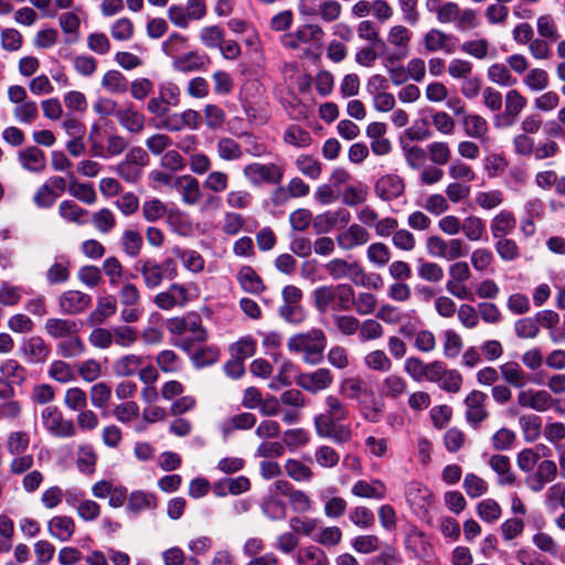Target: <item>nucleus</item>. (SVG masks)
Masks as SVG:
<instances>
[{
    "label": "nucleus",
    "mask_w": 565,
    "mask_h": 565,
    "mask_svg": "<svg viewBox=\"0 0 565 565\" xmlns=\"http://www.w3.org/2000/svg\"><path fill=\"white\" fill-rule=\"evenodd\" d=\"M335 309L348 311L355 302V291L349 284L334 285Z\"/></svg>",
    "instance_id": "nucleus-63"
},
{
    "label": "nucleus",
    "mask_w": 565,
    "mask_h": 565,
    "mask_svg": "<svg viewBox=\"0 0 565 565\" xmlns=\"http://www.w3.org/2000/svg\"><path fill=\"white\" fill-rule=\"evenodd\" d=\"M68 193L85 204H93L97 200L93 184L78 183L73 174L70 177Z\"/></svg>",
    "instance_id": "nucleus-46"
},
{
    "label": "nucleus",
    "mask_w": 565,
    "mask_h": 565,
    "mask_svg": "<svg viewBox=\"0 0 565 565\" xmlns=\"http://www.w3.org/2000/svg\"><path fill=\"white\" fill-rule=\"evenodd\" d=\"M149 162V156L140 147L131 148L115 168L116 173L126 182L135 184L141 175L142 169Z\"/></svg>",
    "instance_id": "nucleus-4"
},
{
    "label": "nucleus",
    "mask_w": 565,
    "mask_h": 565,
    "mask_svg": "<svg viewBox=\"0 0 565 565\" xmlns=\"http://www.w3.org/2000/svg\"><path fill=\"white\" fill-rule=\"evenodd\" d=\"M58 215L66 222L84 225L87 223L88 211L81 207L74 201L65 200L58 205Z\"/></svg>",
    "instance_id": "nucleus-37"
},
{
    "label": "nucleus",
    "mask_w": 565,
    "mask_h": 565,
    "mask_svg": "<svg viewBox=\"0 0 565 565\" xmlns=\"http://www.w3.org/2000/svg\"><path fill=\"white\" fill-rule=\"evenodd\" d=\"M173 67L182 73L201 71L205 67V60L198 52H188L177 56L173 61Z\"/></svg>",
    "instance_id": "nucleus-42"
},
{
    "label": "nucleus",
    "mask_w": 565,
    "mask_h": 565,
    "mask_svg": "<svg viewBox=\"0 0 565 565\" xmlns=\"http://www.w3.org/2000/svg\"><path fill=\"white\" fill-rule=\"evenodd\" d=\"M315 430L319 437L332 439L340 445L349 443L353 435L351 426L341 423H330L326 426L316 427Z\"/></svg>",
    "instance_id": "nucleus-29"
},
{
    "label": "nucleus",
    "mask_w": 565,
    "mask_h": 565,
    "mask_svg": "<svg viewBox=\"0 0 565 565\" xmlns=\"http://www.w3.org/2000/svg\"><path fill=\"white\" fill-rule=\"evenodd\" d=\"M98 132L96 127H93L89 132L90 152L99 158H111L121 154L128 147V142L125 137L118 134H108L106 137V145L100 143L95 134Z\"/></svg>",
    "instance_id": "nucleus-8"
},
{
    "label": "nucleus",
    "mask_w": 565,
    "mask_h": 565,
    "mask_svg": "<svg viewBox=\"0 0 565 565\" xmlns=\"http://www.w3.org/2000/svg\"><path fill=\"white\" fill-rule=\"evenodd\" d=\"M313 305L318 312L326 313L330 308L335 309L334 285H324L312 292Z\"/></svg>",
    "instance_id": "nucleus-38"
},
{
    "label": "nucleus",
    "mask_w": 565,
    "mask_h": 565,
    "mask_svg": "<svg viewBox=\"0 0 565 565\" xmlns=\"http://www.w3.org/2000/svg\"><path fill=\"white\" fill-rule=\"evenodd\" d=\"M157 505L158 500L154 493L135 490L128 497L127 511L137 514L146 510H154Z\"/></svg>",
    "instance_id": "nucleus-30"
},
{
    "label": "nucleus",
    "mask_w": 565,
    "mask_h": 565,
    "mask_svg": "<svg viewBox=\"0 0 565 565\" xmlns=\"http://www.w3.org/2000/svg\"><path fill=\"white\" fill-rule=\"evenodd\" d=\"M500 370L504 381L509 384L515 387H523L526 384V375L518 363H504Z\"/></svg>",
    "instance_id": "nucleus-64"
},
{
    "label": "nucleus",
    "mask_w": 565,
    "mask_h": 565,
    "mask_svg": "<svg viewBox=\"0 0 565 565\" xmlns=\"http://www.w3.org/2000/svg\"><path fill=\"white\" fill-rule=\"evenodd\" d=\"M44 428L54 437L71 438L76 435V426L71 419L64 418L56 406H46L41 412Z\"/></svg>",
    "instance_id": "nucleus-7"
},
{
    "label": "nucleus",
    "mask_w": 565,
    "mask_h": 565,
    "mask_svg": "<svg viewBox=\"0 0 565 565\" xmlns=\"http://www.w3.org/2000/svg\"><path fill=\"white\" fill-rule=\"evenodd\" d=\"M382 391L384 396L396 399L406 393V380L398 374H391L383 380Z\"/></svg>",
    "instance_id": "nucleus-49"
},
{
    "label": "nucleus",
    "mask_w": 565,
    "mask_h": 565,
    "mask_svg": "<svg viewBox=\"0 0 565 565\" xmlns=\"http://www.w3.org/2000/svg\"><path fill=\"white\" fill-rule=\"evenodd\" d=\"M489 466L498 475V482L500 484H512L514 482V475L511 471L510 459L503 455H493L489 459Z\"/></svg>",
    "instance_id": "nucleus-40"
},
{
    "label": "nucleus",
    "mask_w": 565,
    "mask_h": 565,
    "mask_svg": "<svg viewBox=\"0 0 565 565\" xmlns=\"http://www.w3.org/2000/svg\"><path fill=\"white\" fill-rule=\"evenodd\" d=\"M19 161L23 169L30 172H42L46 160L44 152L38 147H29L19 153Z\"/></svg>",
    "instance_id": "nucleus-32"
},
{
    "label": "nucleus",
    "mask_w": 565,
    "mask_h": 565,
    "mask_svg": "<svg viewBox=\"0 0 565 565\" xmlns=\"http://www.w3.org/2000/svg\"><path fill=\"white\" fill-rule=\"evenodd\" d=\"M456 38L439 29H430L424 35V45L428 52L444 51L452 53L455 49Z\"/></svg>",
    "instance_id": "nucleus-23"
},
{
    "label": "nucleus",
    "mask_w": 565,
    "mask_h": 565,
    "mask_svg": "<svg viewBox=\"0 0 565 565\" xmlns=\"http://www.w3.org/2000/svg\"><path fill=\"white\" fill-rule=\"evenodd\" d=\"M100 85L110 94H124L127 92L129 83L122 73L109 70L103 75Z\"/></svg>",
    "instance_id": "nucleus-39"
},
{
    "label": "nucleus",
    "mask_w": 565,
    "mask_h": 565,
    "mask_svg": "<svg viewBox=\"0 0 565 565\" xmlns=\"http://www.w3.org/2000/svg\"><path fill=\"white\" fill-rule=\"evenodd\" d=\"M191 300L190 286L173 282L167 290L157 294L154 305L161 310H171L174 307H185Z\"/></svg>",
    "instance_id": "nucleus-10"
},
{
    "label": "nucleus",
    "mask_w": 565,
    "mask_h": 565,
    "mask_svg": "<svg viewBox=\"0 0 565 565\" xmlns=\"http://www.w3.org/2000/svg\"><path fill=\"white\" fill-rule=\"evenodd\" d=\"M324 32L318 24L300 25L295 32L281 36V44L290 50L298 49L301 44H321Z\"/></svg>",
    "instance_id": "nucleus-9"
},
{
    "label": "nucleus",
    "mask_w": 565,
    "mask_h": 565,
    "mask_svg": "<svg viewBox=\"0 0 565 565\" xmlns=\"http://www.w3.org/2000/svg\"><path fill=\"white\" fill-rule=\"evenodd\" d=\"M364 364L372 371L390 372L393 363L383 350H374L364 356Z\"/></svg>",
    "instance_id": "nucleus-57"
},
{
    "label": "nucleus",
    "mask_w": 565,
    "mask_h": 565,
    "mask_svg": "<svg viewBox=\"0 0 565 565\" xmlns=\"http://www.w3.org/2000/svg\"><path fill=\"white\" fill-rule=\"evenodd\" d=\"M116 119L125 130L134 135L142 132L146 126V116L132 103L121 105Z\"/></svg>",
    "instance_id": "nucleus-18"
},
{
    "label": "nucleus",
    "mask_w": 565,
    "mask_h": 565,
    "mask_svg": "<svg viewBox=\"0 0 565 565\" xmlns=\"http://www.w3.org/2000/svg\"><path fill=\"white\" fill-rule=\"evenodd\" d=\"M384 334L383 326L376 319H365L360 321L358 331L360 342H367L381 339Z\"/></svg>",
    "instance_id": "nucleus-62"
},
{
    "label": "nucleus",
    "mask_w": 565,
    "mask_h": 565,
    "mask_svg": "<svg viewBox=\"0 0 565 565\" xmlns=\"http://www.w3.org/2000/svg\"><path fill=\"white\" fill-rule=\"evenodd\" d=\"M217 157L223 161H238L244 156L242 146L231 137H221L216 142Z\"/></svg>",
    "instance_id": "nucleus-35"
},
{
    "label": "nucleus",
    "mask_w": 565,
    "mask_h": 565,
    "mask_svg": "<svg viewBox=\"0 0 565 565\" xmlns=\"http://www.w3.org/2000/svg\"><path fill=\"white\" fill-rule=\"evenodd\" d=\"M237 278H238V281H239L242 288L246 292L259 294L264 290V284L262 281L260 277L249 266H244L239 270Z\"/></svg>",
    "instance_id": "nucleus-47"
},
{
    "label": "nucleus",
    "mask_w": 565,
    "mask_h": 565,
    "mask_svg": "<svg viewBox=\"0 0 565 565\" xmlns=\"http://www.w3.org/2000/svg\"><path fill=\"white\" fill-rule=\"evenodd\" d=\"M391 250L384 243L376 242L369 245L366 249V258L377 268H382L388 264L391 259Z\"/></svg>",
    "instance_id": "nucleus-54"
},
{
    "label": "nucleus",
    "mask_w": 565,
    "mask_h": 565,
    "mask_svg": "<svg viewBox=\"0 0 565 565\" xmlns=\"http://www.w3.org/2000/svg\"><path fill=\"white\" fill-rule=\"evenodd\" d=\"M202 122V117L194 109H186L182 113H173L166 117L162 127L168 131H180L184 128L196 130Z\"/></svg>",
    "instance_id": "nucleus-19"
},
{
    "label": "nucleus",
    "mask_w": 565,
    "mask_h": 565,
    "mask_svg": "<svg viewBox=\"0 0 565 565\" xmlns=\"http://www.w3.org/2000/svg\"><path fill=\"white\" fill-rule=\"evenodd\" d=\"M47 375L58 383H68L75 380V371L63 360H54L47 370Z\"/></svg>",
    "instance_id": "nucleus-55"
},
{
    "label": "nucleus",
    "mask_w": 565,
    "mask_h": 565,
    "mask_svg": "<svg viewBox=\"0 0 565 565\" xmlns=\"http://www.w3.org/2000/svg\"><path fill=\"white\" fill-rule=\"evenodd\" d=\"M135 269L140 274L148 289L158 288L164 279L173 280L178 277L177 262L170 257L161 263L154 258L140 259L135 264Z\"/></svg>",
    "instance_id": "nucleus-2"
},
{
    "label": "nucleus",
    "mask_w": 565,
    "mask_h": 565,
    "mask_svg": "<svg viewBox=\"0 0 565 565\" xmlns=\"http://www.w3.org/2000/svg\"><path fill=\"white\" fill-rule=\"evenodd\" d=\"M405 184L401 177L396 174H385L376 183L374 191L383 201H392L404 193Z\"/></svg>",
    "instance_id": "nucleus-22"
},
{
    "label": "nucleus",
    "mask_w": 565,
    "mask_h": 565,
    "mask_svg": "<svg viewBox=\"0 0 565 565\" xmlns=\"http://www.w3.org/2000/svg\"><path fill=\"white\" fill-rule=\"evenodd\" d=\"M60 311L68 316L83 313L92 303V297L79 290H67L57 299Z\"/></svg>",
    "instance_id": "nucleus-16"
},
{
    "label": "nucleus",
    "mask_w": 565,
    "mask_h": 565,
    "mask_svg": "<svg viewBox=\"0 0 565 565\" xmlns=\"http://www.w3.org/2000/svg\"><path fill=\"white\" fill-rule=\"evenodd\" d=\"M371 239V234L361 224L353 223L344 231L338 233L335 242L338 246L345 252L363 246Z\"/></svg>",
    "instance_id": "nucleus-17"
},
{
    "label": "nucleus",
    "mask_w": 565,
    "mask_h": 565,
    "mask_svg": "<svg viewBox=\"0 0 565 565\" xmlns=\"http://www.w3.org/2000/svg\"><path fill=\"white\" fill-rule=\"evenodd\" d=\"M515 218L512 213L501 211L491 221V232L494 237H504L515 227Z\"/></svg>",
    "instance_id": "nucleus-51"
},
{
    "label": "nucleus",
    "mask_w": 565,
    "mask_h": 565,
    "mask_svg": "<svg viewBox=\"0 0 565 565\" xmlns=\"http://www.w3.org/2000/svg\"><path fill=\"white\" fill-rule=\"evenodd\" d=\"M256 417L252 413H239L226 418L221 426L223 435L226 437L234 430H247L255 426Z\"/></svg>",
    "instance_id": "nucleus-36"
},
{
    "label": "nucleus",
    "mask_w": 565,
    "mask_h": 565,
    "mask_svg": "<svg viewBox=\"0 0 565 565\" xmlns=\"http://www.w3.org/2000/svg\"><path fill=\"white\" fill-rule=\"evenodd\" d=\"M333 375L327 367H320L312 372H306L298 375L296 383L302 390L317 394L329 388L333 383Z\"/></svg>",
    "instance_id": "nucleus-12"
},
{
    "label": "nucleus",
    "mask_w": 565,
    "mask_h": 565,
    "mask_svg": "<svg viewBox=\"0 0 565 565\" xmlns=\"http://www.w3.org/2000/svg\"><path fill=\"white\" fill-rule=\"evenodd\" d=\"M56 351L65 359H73L83 355L86 351V345L78 333H73L57 342Z\"/></svg>",
    "instance_id": "nucleus-34"
},
{
    "label": "nucleus",
    "mask_w": 565,
    "mask_h": 565,
    "mask_svg": "<svg viewBox=\"0 0 565 565\" xmlns=\"http://www.w3.org/2000/svg\"><path fill=\"white\" fill-rule=\"evenodd\" d=\"M342 536L343 533L341 529L333 525L317 529L312 535V540L327 548H332L341 543Z\"/></svg>",
    "instance_id": "nucleus-43"
},
{
    "label": "nucleus",
    "mask_w": 565,
    "mask_h": 565,
    "mask_svg": "<svg viewBox=\"0 0 565 565\" xmlns=\"http://www.w3.org/2000/svg\"><path fill=\"white\" fill-rule=\"evenodd\" d=\"M372 393L367 383L360 376H345L340 381L339 394L350 401L360 402L361 397Z\"/></svg>",
    "instance_id": "nucleus-24"
},
{
    "label": "nucleus",
    "mask_w": 565,
    "mask_h": 565,
    "mask_svg": "<svg viewBox=\"0 0 565 565\" xmlns=\"http://www.w3.org/2000/svg\"><path fill=\"white\" fill-rule=\"evenodd\" d=\"M351 492L358 498L382 500L386 495V486L379 479L370 482L359 480L353 484Z\"/></svg>",
    "instance_id": "nucleus-27"
},
{
    "label": "nucleus",
    "mask_w": 565,
    "mask_h": 565,
    "mask_svg": "<svg viewBox=\"0 0 565 565\" xmlns=\"http://www.w3.org/2000/svg\"><path fill=\"white\" fill-rule=\"evenodd\" d=\"M412 33L404 25H394L390 29L387 34L388 42L401 50L402 57L407 54L408 45L411 41Z\"/></svg>",
    "instance_id": "nucleus-59"
},
{
    "label": "nucleus",
    "mask_w": 565,
    "mask_h": 565,
    "mask_svg": "<svg viewBox=\"0 0 565 565\" xmlns=\"http://www.w3.org/2000/svg\"><path fill=\"white\" fill-rule=\"evenodd\" d=\"M324 412L316 415L313 418L315 428L330 423H341L349 418L350 411L348 405L333 394L324 397Z\"/></svg>",
    "instance_id": "nucleus-11"
},
{
    "label": "nucleus",
    "mask_w": 565,
    "mask_h": 565,
    "mask_svg": "<svg viewBox=\"0 0 565 565\" xmlns=\"http://www.w3.org/2000/svg\"><path fill=\"white\" fill-rule=\"evenodd\" d=\"M487 76L490 82L500 86H513L516 83L505 64L494 63L488 67Z\"/></svg>",
    "instance_id": "nucleus-56"
},
{
    "label": "nucleus",
    "mask_w": 565,
    "mask_h": 565,
    "mask_svg": "<svg viewBox=\"0 0 565 565\" xmlns=\"http://www.w3.org/2000/svg\"><path fill=\"white\" fill-rule=\"evenodd\" d=\"M326 270L333 280L350 279L355 286H370V276L358 262L333 258L326 264Z\"/></svg>",
    "instance_id": "nucleus-3"
},
{
    "label": "nucleus",
    "mask_w": 565,
    "mask_h": 565,
    "mask_svg": "<svg viewBox=\"0 0 565 565\" xmlns=\"http://www.w3.org/2000/svg\"><path fill=\"white\" fill-rule=\"evenodd\" d=\"M426 248L430 256L446 260L465 257L469 252V247L462 239H444L437 235L427 238Z\"/></svg>",
    "instance_id": "nucleus-5"
},
{
    "label": "nucleus",
    "mask_w": 565,
    "mask_h": 565,
    "mask_svg": "<svg viewBox=\"0 0 565 565\" xmlns=\"http://www.w3.org/2000/svg\"><path fill=\"white\" fill-rule=\"evenodd\" d=\"M30 445V436L24 430H14L7 437V450L10 455L24 454Z\"/></svg>",
    "instance_id": "nucleus-61"
},
{
    "label": "nucleus",
    "mask_w": 565,
    "mask_h": 565,
    "mask_svg": "<svg viewBox=\"0 0 565 565\" xmlns=\"http://www.w3.org/2000/svg\"><path fill=\"white\" fill-rule=\"evenodd\" d=\"M461 124L465 134L475 139L483 140L489 131L488 121L478 114L463 115Z\"/></svg>",
    "instance_id": "nucleus-31"
},
{
    "label": "nucleus",
    "mask_w": 565,
    "mask_h": 565,
    "mask_svg": "<svg viewBox=\"0 0 565 565\" xmlns=\"http://www.w3.org/2000/svg\"><path fill=\"white\" fill-rule=\"evenodd\" d=\"M167 211V205L158 198L148 199L141 205L142 217L148 223L160 221Z\"/></svg>",
    "instance_id": "nucleus-48"
},
{
    "label": "nucleus",
    "mask_w": 565,
    "mask_h": 565,
    "mask_svg": "<svg viewBox=\"0 0 565 565\" xmlns=\"http://www.w3.org/2000/svg\"><path fill=\"white\" fill-rule=\"evenodd\" d=\"M0 372L15 385L23 384L28 379V370L14 359L4 360L0 365Z\"/></svg>",
    "instance_id": "nucleus-41"
},
{
    "label": "nucleus",
    "mask_w": 565,
    "mask_h": 565,
    "mask_svg": "<svg viewBox=\"0 0 565 565\" xmlns=\"http://www.w3.org/2000/svg\"><path fill=\"white\" fill-rule=\"evenodd\" d=\"M350 221V212L345 209H338L318 214L313 218V228L317 234H327L338 225H348Z\"/></svg>",
    "instance_id": "nucleus-20"
},
{
    "label": "nucleus",
    "mask_w": 565,
    "mask_h": 565,
    "mask_svg": "<svg viewBox=\"0 0 565 565\" xmlns=\"http://www.w3.org/2000/svg\"><path fill=\"white\" fill-rule=\"evenodd\" d=\"M285 174L282 166L276 163L252 162L243 168L244 178L254 186L262 183L279 184Z\"/></svg>",
    "instance_id": "nucleus-6"
},
{
    "label": "nucleus",
    "mask_w": 565,
    "mask_h": 565,
    "mask_svg": "<svg viewBox=\"0 0 565 565\" xmlns=\"http://www.w3.org/2000/svg\"><path fill=\"white\" fill-rule=\"evenodd\" d=\"M527 99L518 90L511 89L505 95L504 119L508 126L515 122L520 113L525 108Z\"/></svg>",
    "instance_id": "nucleus-33"
},
{
    "label": "nucleus",
    "mask_w": 565,
    "mask_h": 565,
    "mask_svg": "<svg viewBox=\"0 0 565 565\" xmlns=\"http://www.w3.org/2000/svg\"><path fill=\"white\" fill-rule=\"evenodd\" d=\"M326 347L327 337L321 329L297 333L287 342L288 350L300 355L302 361L309 365H318L322 362Z\"/></svg>",
    "instance_id": "nucleus-1"
},
{
    "label": "nucleus",
    "mask_w": 565,
    "mask_h": 565,
    "mask_svg": "<svg viewBox=\"0 0 565 565\" xmlns=\"http://www.w3.org/2000/svg\"><path fill=\"white\" fill-rule=\"evenodd\" d=\"M47 532L53 539L62 543L68 542L75 533V521L67 515L53 516L47 522Z\"/></svg>",
    "instance_id": "nucleus-25"
},
{
    "label": "nucleus",
    "mask_w": 565,
    "mask_h": 565,
    "mask_svg": "<svg viewBox=\"0 0 565 565\" xmlns=\"http://www.w3.org/2000/svg\"><path fill=\"white\" fill-rule=\"evenodd\" d=\"M298 565H329L326 552L318 546H307L297 556Z\"/></svg>",
    "instance_id": "nucleus-50"
},
{
    "label": "nucleus",
    "mask_w": 565,
    "mask_h": 565,
    "mask_svg": "<svg viewBox=\"0 0 565 565\" xmlns=\"http://www.w3.org/2000/svg\"><path fill=\"white\" fill-rule=\"evenodd\" d=\"M23 359L32 364H43L51 354V348L40 335L23 339L20 345Z\"/></svg>",
    "instance_id": "nucleus-14"
},
{
    "label": "nucleus",
    "mask_w": 565,
    "mask_h": 565,
    "mask_svg": "<svg viewBox=\"0 0 565 565\" xmlns=\"http://www.w3.org/2000/svg\"><path fill=\"white\" fill-rule=\"evenodd\" d=\"M173 254L182 260V264L185 269L191 273L198 274L204 269V259L200 253L193 249H182L180 247H174L172 249Z\"/></svg>",
    "instance_id": "nucleus-44"
},
{
    "label": "nucleus",
    "mask_w": 565,
    "mask_h": 565,
    "mask_svg": "<svg viewBox=\"0 0 565 565\" xmlns=\"http://www.w3.org/2000/svg\"><path fill=\"white\" fill-rule=\"evenodd\" d=\"M225 36V31L218 25H206L200 29L199 39L206 49H217Z\"/></svg>",
    "instance_id": "nucleus-53"
},
{
    "label": "nucleus",
    "mask_w": 565,
    "mask_h": 565,
    "mask_svg": "<svg viewBox=\"0 0 565 565\" xmlns=\"http://www.w3.org/2000/svg\"><path fill=\"white\" fill-rule=\"evenodd\" d=\"M90 220L94 227L102 234L110 233L117 225L114 212L107 207L94 212Z\"/></svg>",
    "instance_id": "nucleus-52"
},
{
    "label": "nucleus",
    "mask_w": 565,
    "mask_h": 565,
    "mask_svg": "<svg viewBox=\"0 0 565 565\" xmlns=\"http://www.w3.org/2000/svg\"><path fill=\"white\" fill-rule=\"evenodd\" d=\"M487 395L479 391H471L465 398L466 406V420L475 428L488 417V411L486 408Z\"/></svg>",
    "instance_id": "nucleus-15"
},
{
    "label": "nucleus",
    "mask_w": 565,
    "mask_h": 565,
    "mask_svg": "<svg viewBox=\"0 0 565 565\" xmlns=\"http://www.w3.org/2000/svg\"><path fill=\"white\" fill-rule=\"evenodd\" d=\"M116 310L117 303L113 296L100 297L97 300L96 308L88 315L86 321L89 326H100L115 315Z\"/></svg>",
    "instance_id": "nucleus-28"
},
{
    "label": "nucleus",
    "mask_w": 565,
    "mask_h": 565,
    "mask_svg": "<svg viewBox=\"0 0 565 565\" xmlns=\"http://www.w3.org/2000/svg\"><path fill=\"white\" fill-rule=\"evenodd\" d=\"M284 141L298 148L309 147L312 142L311 135L298 125H291L284 134Z\"/></svg>",
    "instance_id": "nucleus-60"
},
{
    "label": "nucleus",
    "mask_w": 565,
    "mask_h": 565,
    "mask_svg": "<svg viewBox=\"0 0 565 565\" xmlns=\"http://www.w3.org/2000/svg\"><path fill=\"white\" fill-rule=\"evenodd\" d=\"M122 252L129 257H137L143 246L142 235L137 230H125L120 237Z\"/></svg>",
    "instance_id": "nucleus-45"
},
{
    "label": "nucleus",
    "mask_w": 565,
    "mask_h": 565,
    "mask_svg": "<svg viewBox=\"0 0 565 565\" xmlns=\"http://www.w3.org/2000/svg\"><path fill=\"white\" fill-rule=\"evenodd\" d=\"M81 324L74 319L67 318H47L44 322V331L53 340H62L78 333Z\"/></svg>",
    "instance_id": "nucleus-21"
},
{
    "label": "nucleus",
    "mask_w": 565,
    "mask_h": 565,
    "mask_svg": "<svg viewBox=\"0 0 565 565\" xmlns=\"http://www.w3.org/2000/svg\"><path fill=\"white\" fill-rule=\"evenodd\" d=\"M172 188L181 195V201L185 205H196L201 202L203 192L196 178L191 174L177 175Z\"/></svg>",
    "instance_id": "nucleus-13"
},
{
    "label": "nucleus",
    "mask_w": 565,
    "mask_h": 565,
    "mask_svg": "<svg viewBox=\"0 0 565 565\" xmlns=\"http://www.w3.org/2000/svg\"><path fill=\"white\" fill-rule=\"evenodd\" d=\"M333 324L339 333L351 337L360 330V320L352 315H332Z\"/></svg>",
    "instance_id": "nucleus-58"
},
{
    "label": "nucleus",
    "mask_w": 565,
    "mask_h": 565,
    "mask_svg": "<svg viewBox=\"0 0 565 565\" xmlns=\"http://www.w3.org/2000/svg\"><path fill=\"white\" fill-rule=\"evenodd\" d=\"M145 356L128 353L119 356L114 361L113 371L114 374L118 377H129L139 371V369L143 365Z\"/></svg>",
    "instance_id": "nucleus-26"
}]
</instances>
